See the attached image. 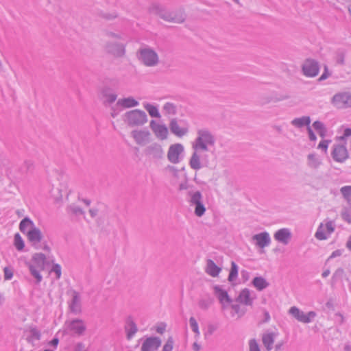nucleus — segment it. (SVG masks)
I'll list each match as a JSON object with an SVG mask.
<instances>
[{
  "instance_id": "nucleus-1",
  "label": "nucleus",
  "mask_w": 351,
  "mask_h": 351,
  "mask_svg": "<svg viewBox=\"0 0 351 351\" xmlns=\"http://www.w3.org/2000/svg\"><path fill=\"white\" fill-rule=\"evenodd\" d=\"M149 11L167 22L183 23L186 19L185 11L182 8L170 11L165 5L160 3H153L149 8Z\"/></svg>"
},
{
  "instance_id": "nucleus-2",
  "label": "nucleus",
  "mask_w": 351,
  "mask_h": 351,
  "mask_svg": "<svg viewBox=\"0 0 351 351\" xmlns=\"http://www.w3.org/2000/svg\"><path fill=\"white\" fill-rule=\"evenodd\" d=\"M197 136L195 138L193 149L195 151H208V146H214L215 137L208 129H200L197 132Z\"/></svg>"
},
{
  "instance_id": "nucleus-3",
  "label": "nucleus",
  "mask_w": 351,
  "mask_h": 351,
  "mask_svg": "<svg viewBox=\"0 0 351 351\" xmlns=\"http://www.w3.org/2000/svg\"><path fill=\"white\" fill-rule=\"evenodd\" d=\"M123 121L128 127H140L147 122V115L142 110L134 109L126 112L123 115Z\"/></svg>"
},
{
  "instance_id": "nucleus-4",
  "label": "nucleus",
  "mask_w": 351,
  "mask_h": 351,
  "mask_svg": "<svg viewBox=\"0 0 351 351\" xmlns=\"http://www.w3.org/2000/svg\"><path fill=\"white\" fill-rule=\"evenodd\" d=\"M188 196L190 197L189 203L191 206H195L194 214L199 217H202L206 210V206L203 203V196L199 191L188 192Z\"/></svg>"
},
{
  "instance_id": "nucleus-5",
  "label": "nucleus",
  "mask_w": 351,
  "mask_h": 351,
  "mask_svg": "<svg viewBox=\"0 0 351 351\" xmlns=\"http://www.w3.org/2000/svg\"><path fill=\"white\" fill-rule=\"evenodd\" d=\"M138 53V60L147 66H154L158 62L157 53L151 48L140 49Z\"/></svg>"
},
{
  "instance_id": "nucleus-6",
  "label": "nucleus",
  "mask_w": 351,
  "mask_h": 351,
  "mask_svg": "<svg viewBox=\"0 0 351 351\" xmlns=\"http://www.w3.org/2000/svg\"><path fill=\"white\" fill-rule=\"evenodd\" d=\"M319 62L313 58H306L301 66L302 74L308 77H315L319 72Z\"/></svg>"
},
{
  "instance_id": "nucleus-7",
  "label": "nucleus",
  "mask_w": 351,
  "mask_h": 351,
  "mask_svg": "<svg viewBox=\"0 0 351 351\" xmlns=\"http://www.w3.org/2000/svg\"><path fill=\"white\" fill-rule=\"evenodd\" d=\"M184 147L181 143H174L169 146L167 152V159L173 164H178L183 159Z\"/></svg>"
},
{
  "instance_id": "nucleus-8",
  "label": "nucleus",
  "mask_w": 351,
  "mask_h": 351,
  "mask_svg": "<svg viewBox=\"0 0 351 351\" xmlns=\"http://www.w3.org/2000/svg\"><path fill=\"white\" fill-rule=\"evenodd\" d=\"M141 351H156L161 346L162 340L158 336L145 337L139 339V342L142 341Z\"/></svg>"
},
{
  "instance_id": "nucleus-9",
  "label": "nucleus",
  "mask_w": 351,
  "mask_h": 351,
  "mask_svg": "<svg viewBox=\"0 0 351 351\" xmlns=\"http://www.w3.org/2000/svg\"><path fill=\"white\" fill-rule=\"evenodd\" d=\"M289 312L298 321L304 324H308L311 322V321L317 315V313L313 311L305 313L304 311H301L296 306L291 307Z\"/></svg>"
},
{
  "instance_id": "nucleus-10",
  "label": "nucleus",
  "mask_w": 351,
  "mask_h": 351,
  "mask_svg": "<svg viewBox=\"0 0 351 351\" xmlns=\"http://www.w3.org/2000/svg\"><path fill=\"white\" fill-rule=\"evenodd\" d=\"M331 102L337 108L351 107V93H338L332 97Z\"/></svg>"
},
{
  "instance_id": "nucleus-11",
  "label": "nucleus",
  "mask_w": 351,
  "mask_h": 351,
  "mask_svg": "<svg viewBox=\"0 0 351 351\" xmlns=\"http://www.w3.org/2000/svg\"><path fill=\"white\" fill-rule=\"evenodd\" d=\"M332 159L337 162H344L349 158V153L345 144H335L331 151Z\"/></svg>"
},
{
  "instance_id": "nucleus-12",
  "label": "nucleus",
  "mask_w": 351,
  "mask_h": 351,
  "mask_svg": "<svg viewBox=\"0 0 351 351\" xmlns=\"http://www.w3.org/2000/svg\"><path fill=\"white\" fill-rule=\"evenodd\" d=\"M144 153L147 156H151L154 160H162L164 158L165 152L162 145L156 142L147 146Z\"/></svg>"
},
{
  "instance_id": "nucleus-13",
  "label": "nucleus",
  "mask_w": 351,
  "mask_h": 351,
  "mask_svg": "<svg viewBox=\"0 0 351 351\" xmlns=\"http://www.w3.org/2000/svg\"><path fill=\"white\" fill-rule=\"evenodd\" d=\"M149 127L157 138L164 141L168 138L169 130L165 124H160L156 120L152 119L150 121Z\"/></svg>"
},
{
  "instance_id": "nucleus-14",
  "label": "nucleus",
  "mask_w": 351,
  "mask_h": 351,
  "mask_svg": "<svg viewBox=\"0 0 351 351\" xmlns=\"http://www.w3.org/2000/svg\"><path fill=\"white\" fill-rule=\"evenodd\" d=\"M214 294L219 300V302L224 309L227 306L231 304L232 299L229 295L228 291L221 288L220 285H215L213 287Z\"/></svg>"
},
{
  "instance_id": "nucleus-15",
  "label": "nucleus",
  "mask_w": 351,
  "mask_h": 351,
  "mask_svg": "<svg viewBox=\"0 0 351 351\" xmlns=\"http://www.w3.org/2000/svg\"><path fill=\"white\" fill-rule=\"evenodd\" d=\"M252 239L254 242L255 245L261 248L260 253L265 252L264 248L271 243L269 234L266 231L253 235Z\"/></svg>"
},
{
  "instance_id": "nucleus-16",
  "label": "nucleus",
  "mask_w": 351,
  "mask_h": 351,
  "mask_svg": "<svg viewBox=\"0 0 351 351\" xmlns=\"http://www.w3.org/2000/svg\"><path fill=\"white\" fill-rule=\"evenodd\" d=\"M105 49L108 53L116 58L123 57L125 53V45L119 43L108 42Z\"/></svg>"
},
{
  "instance_id": "nucleus-17",
  "label": "nucleus",
  "mask_w": 351,
  "mask_h": 351,
  "mask_svg": "<svg viewBox=\"0 0 351 351\" xmlns=\"http://www.w3.org/2000/svg\"><path fill=\"white\" fill-rule=\"evenodd\" d=\"M151 133L148 130H134L131 132V136L134 138L136 144L144 145L149 142Z\"/></svg>"
},
{
  "instance_id": "nucleus-18",
  "label": "nucleus",
  "mask_w": 351,
  "mask_h": 351,
  "mask_svg": "<svg viewBox=\"0 0 351 351\" xmlns=\"http://www.w3.org/2000/svg\"><path fill=\"white\" fill-rule=\"evenodd\" d=\"M27 237L28 241L32 243V245L36 248L38 249V244L43 239V234L40 230L35 226L27 232Z\"/></svg>"
},
{
  "instance_id": "nucleus-19",
  "label": "nucleus",
  "mask_w": 351,
  "mask_h": 351,
  "mask_svg": "<svg viewBox=\"0 0 351 351\" xmlns=\"http://www.w3.org/2000/svg\"><path fill=\"white\" fill-rule=\"evenodd\" d=\"M68 329L74 331L76 335L81 336L86 330L84 321L81 319H73L68 323Z\"/></svg>"
},
{
  "instance_id": "nucleus-20",
  "label": "nucleus",
  "mask_w": 351,
  "mask_h": 351,
  "mask_svg": "<svg viewBox=\"0 0 351 351\" xmlns=\"http://www.w3.org/2000/svg\"><path fill=\"white\" fill-rule=\"evenodd\" d=\"M346 277V274L345 273V271L343 268L342 267H338L332 274V276L331 277L330 280V287L332 289L335 288L336 285L338 282H340L341 284L342 289L345 290V287L343 284V279Z\"/></svg>"
},
{
  "instance_id": "nucleus-21",
  "label": "nucleus",
  "mask_w": 351,
  "mask_h": 351,
  "mask_svg": "<svg viewBox=\"0 0 351 351\" xmlns=\"http://www.w3.org/2000/svg\"><path fill=\"white\" fill-rule=\"evenodd\" d=\"M291 236L292 234L289 229L281 228L274 233V237L277 241L284 245H287L291 239Z\"/></svg>"
},
{
  "instance_id": "nucleus-22",
  "label": "nucleus",
  "mask_w": 351,
  "mask_h": 351,
  "mask_svg": "<svg viewBox=\"0 0 351 351\" xmlns=\"http://www.w3.org/2000/svg\"><path fill=\"white\" fill-rule=\"evenodd\" d=\"M119 84V82L116 79L106 78L103 82V86L100 89V93L102 96L113 93L112 87L116 88Z\"/></svg>"
},
{
  "instance_id": "nucleus-23",
  "label": "nucleus",
  "mask_w": 351,
  "mask_h": 351,
  "mask_svg": "<svg viewBox=\"0 0 351 351\" xmlns=\"http://www.w3.org/2000/svg\"><path fill=\"white\" fill-rule=\"evenodd\" d=\"M80 300L81 298L80 293L75 290H73L72 299L69 304V307L71 313L74 314H78L81 312Z\"/></svg>"
},
{
  "instance_id": "nucleus-24",
  "label": "nucleus",
  "mask_w": 351,
  "mask_h": 351,
  "mask_svg": "<svg viewBox=\"0 0 351 351\" xmlns=\"http://www.w3.org/2000/svg\"><path fill=\"white\" fill-rule=\"evenodd\" d=\"M125 330L126 332L127 339L130 340L138 331V328L133 320V317L129 315L125 320Z\"/></svg>"
},
{
  "instance_id": "nucleus-25",
  "label": "nucleus",
  "mask_w": 351,
  "mask_h": 351,
  "mask_svg": "<svg viewBox=\"0 0 351 351\" xmlns=\"http://www.w3.org/2000/svg\"><path fill=\"white\" fill-rule=\"evenodd\" d=\"M253 298L250 297V290L247 288L243 289L239 295L235 298V301L246 306H252Z\"/></svg>"
},
{
  "instance_id": "nucleus-26",
  "label": "nucleus",
  "mask_w": 351,
  "mask_h": 351,
  "mask_svg": "<svg viewBox=\"0 0 351 351\" xmlns=\"http://www.w3.org/2000/svg\"><path fill=\"white\" fill-rule=\"evenodd\" d=\"M169 127L171 132L180 138L182 137L188 132L186 128H180L179 126L176 118H173L170 121Z\"/></svg>"
},
{
  "instance_id": "nucleus-27",
  "label": "nucleus",
  "mask_w": 351,
  "mask_h": 351,
  "mask_svg": "<svg viewBox=\"0 0 351 351\" xmlns=\"http://www.w3.org/2000/svg\"><path fill=\"white\" fill-rule=\"evenodd\" d=\"M32 261L36 267L40 270H44L45 265H49V262L47 261V257L43 253H35L33 254Z\"/></svg>"
},
{
  "instance_id": "nucleus-28",
  "label": "nucleus",
  "mask_w": 351,
  "mask_h": 351,
  "mask_svg": "<svg viewBox=\"0 0 351 351\" xmlns=\"http://www.w3.org/2000/svg\"><path fill=\"white\" fill-rule=\"evenodd\" d=\"M222 268L217 265L212 259L206 260V267L205 271L212 277H217L221 271Z\"/></svg>"
},
{
  "instance_id": "nucleus-29",
  "label": "nucleus",
  "mask_w": 351,
  "mask_h": 351,
  "mask_svg": "<svg viewBox=\"0 0 351 351\" xmlns=\"http://www.w3.org/2000/svg\"><path fill=\"white\" fill-rule=\"evenodd\" d=\"M252 285L258 291H262L269 286V283L263 276H255L252 282Z\"/></svg>"
},
{
  "instance_id": "nucleus-30",
  "label": "nucleus",
  "mask_w": 351,
  "mask_h": 351,
  "mask_svg": "<svg viewBox=\"0 0 351 351\" xmlns=\"http://www.w3.org/2000/svg\"><path fill=\"white\" fill-rule=\"evenodd\" d=\"M116 105L121 106L125 108H130L138 106L139 105V102L133 97H128L119 99Z\"/></svg>"
},
{
  "instance_id": "nucleus-31",
  "label": "nucleus",
  "mask_w": 351,
  "mask_h": 351,
  "mask_svg": "<svg viewBox=\"0 0 351 351\" xmlns=\"http://www.w3.org/2000/svg\"><path fill=\"white\" fill-rule=\"evenodd\" d=\"M311 119L309 116H303L301 117L295 118L291 121V123L298 128H302L304 126H306V128H308V127H311Z\"/></svg>"
},
{
  "instance_id": "nucleus-32",
  "label": "nucleus",
  "mask_w": 351,
  "mask_h": 351,
  "mask_svg": "<svg viewBox=\"0 0 351 351\" xmlns=\"http://www.w3.org/2000/svg\"><path fill=\"white\" fill-rule=\"evenodd\" d=\"M25 265L28 267L30 274L33 276L36 280V284L38 285L43 280V276L40 274V269H37V267L29 261L25 262Z\"/></svg>"
},
{
  "instance_id": "nucleus-33",
  "label": "nucleus",
  "mask_w": 351,
  "mask_h": 351,
  "mask_svg": "<svg viewBox=\"0 0 351 351\" xmlns=\"http://www.w3.org/2000/svg\"><path fill=\"white\" fill-rule=\"evenodd\" d=\"M189 163L191 168L196 171L202 167L200 156L197 154V151L194 150L189 159Z\"/></svg>"
},
{
  "instance_id": "nucleus-34",
  "label": "nucleus",
  "mask_w": 351,
  "mask_h": 351,
  "mask_svg": "<svg viewBox=\"0 0 351 351\" xmlns=\"http://www.w3.org/2000/svg\"><path fill=\"white\" fill-rule=\"evenodd\" d=\"M322 164V160L315 153H311L307 156V165L310 168L317 169Z\"/></svg>"
},
{
  "instance_id": "nucleus-35",
  "label": "nucleus",
  "mask_w": 351,
  "mask_h": 351,
  "mask_svg": "<svg viewBox=\"0 0 351 351\" xmlns=\"http://www.w3.org/2000/svg\"><path fill=\"white\" fill-rule=\"evenodd\" d=\"M312 126L320 137L324 138L326 136L327 128L323 122L316 120L313 123Z\"/></svg>"
},
{
  "instance_id": "nucleus-36",
  "label": "nucleus",
  "mask_w": 351,
  "mask_h": 351,
  "mask_svg": "<svg viewBox=\"0 0 351 351\" xmlns=\"http://www.w3.org/2000/svg\"><path fill=\"white\" fill-rule=\"evenodd\" d=\"M238 274H239V266L234 261H232L230 269L229 274L228 276V280L230 282H231L232 285H234L233 283V282L237 279Z\"/></svg>"
},
{
  "instance_id": "nucleus-37",
  "label": "nucleus",
  "mask_w": 351,
  "mask_h": 351,
  "mask_svg": "<svg viewBox=\"0 0 351 351\" xmlns=\"http://www.w3.org/2000/svg\"><path fill=\"white\" fill-rule=\"evenodd\" d=\"M143 106L145 108V110L148 112L149 114L152 118H160L161 115L159 112V110L157 107V106L149 104V103H144Z\"/></svg>"
},
{
  "instance_id": "nucleus-38",
  "label": "nucleus",
  "mask_w": 351,
  "mask_h": 351,
  "mask_svg": "<svg viewBox=\"0 0 351 351\" xmlns=\"http://www.w3.org/2000/svg\"><path fill=\"white\" fill-rule=\"evenodd\" d=\"M29 332L31 335L26 339L29 343H33L34 339L40 340L41 338V332L36 326H30Z\"/></svg>"
},
{
  "instance_id": "nucleus-39",
  "label": "nucleus",
  "mask_w": 351,
  "mask_h": 351,
  "mask_svg": "<svg viewBox=\"0 0 351 351\" xmlns=\"http://www.w3.org/2000/svg\"><path fill=\"white\" fill-rule=\"evenodd\" d=\"M35 225L33 222V221L28 217H24L21 221H20V223H19V230L20 231L23 233V234H27V232L26 231V229L28 226L30 227V228H32V227H34Z\"/></svg>"
},
{
  "instance_id": "nucleus-40",
  "label": "nucleus",
  "mask_w": 351,
  "mask_h": 351,
  "mask_svg": "<svg viewBox=\"0 0 351 351\" xmlns=\"http://www.w3.org/2000/svg\"><path fill=\"white\" fill-rule=\"evenodd\" d=\"M14 245L19 252L24 250L25 246V242L19 232L16 233L14 236Z\"/></svg>"
},
{
  "instance_id": "nucleus-41",
  "label": "nucleus",
  "mask_w": 351,
  "mask_h": 351,
  "mask_svg": "<svg viewBox=\"0 0 351 351\" xmlns=\"http://www.w3.org/2000/svg\"><path fill=\"white\" fill-rule=\"evenodd\" d=\"M34 163L31 160H25L19 167V171L21 173V174H25L29 172H32L34 170Z\"/></svg>"
},
{
  "instance_id": "nucleus-42",
  "label": "nucleus",
  "mask_w": 351,
  "mask_h": 351,
  "mask_svg": "<svg viewBox=\"0 0 351 351\" xmlns=\"http://www.w3.org/2000/svg\"><path fill=\"white\" fill-rule=\"evenodd\" d=\"M340 192L343 197L347 201L351 206V186H344L341 188Z\"/></svg>"
},
{
  "instance_id": "nucleus-43",
  "label": "nucleus",
  "mask_w": 351,
  "mask_h": 351,
  "mask_svg": "<svg viewBox=\"0 0 351 351\" xmlns=\"http://www.w3.org/2000/svg\"><path fill=\"white\" fill-rule=\"evenodd\" d=\"M213 298L208 296L206 299L199 300L198 302V306L202 310H207L213 303Z\"/></svg>"
},
{
  "instance_id": "nucleus-44",
  "label": "nucleus",
  "mask_w": 351,
  "mask_h": 351,
  "mask_svg": "<svg viewBox=\"0 0 351 351\" xmlns=\"http://www.w3.org/2000/svg\"><path fill=\"white\" fill-rule=\"evenodd\" d=\"M163 110L167 114L176 115L177 114L176 106L171 102H167L163 106Z\"/></svg>"
},
{
  "instance_id": "nucleus-45",
  "label": "nucleus",
  "mask_w": 351,
  "mask_h": 351,
  "mask_svg": "<svg viewBox=\"0 0 351 351\" xmlns=\"http://www.w3.org/2000/svg\"><path fill=\"white\" fill-rule=\"evenodd\" d=\"M97 15L99 17H101L106 21H111V20L115 19L119 16L117 12H113L112 13H107V12H104V11H101V10L98 12Z\"/></svg>"
},
{
  "instance_id": "nucleus-46",
  "label": "nucleus",
  "mask_w": 351,
  "mask_h": 351,
  "mask_svg": "<svg viewBox=\"0 0 351 351\" xmlns=\"http://www.w3.org/2000/svg\"><path fill=\"white\" fill-rule=\"evenodd\" d=\"M174 339L172 336H169L165 344L163 345L162 351H172L174 346Z\"/></svg>"
},
{
  "instance_id": "nucleus-47",
  "label": "nucleus",
  "mask_w": 351,
  "mask_h": 351,
  "mask_svg": "<svg viewBox=\"0 0 351 351\" xmlns=\"http://www.w3.org/2000/svg\"><path fill=\"white\" fill-rule=\"evenodd\" d=\"M346 53L343 50H338L336 53L335 62L337 64H345Z\"/></svg>"
},
{
  "instance_id": "nucleus-48",
  "label": "nucleus",
  "mask_w": 351,
  "mask_h": 351,
  "mask_svg": "<svg viewBox=\"0 0 351 351\" xmlns=\"http://www.w3.org/2000/svg\"><path fill=\"white\" fill-rule=\"evenodd\" d=\"M50 273H55L56 278L57 280L61 278L62 275V267L61 265L58 263H53L52 267L50 269Z\"/></svg>"
},
{
  "instance_id": "nucleus-49",
  "label": "nucleus",
  "mask_w": 351,
  "mask_h": 351,
  "mask_svg": "<svg viewBox=\"0 0 351 351\" xmlns=\"http://www.w3.org/2000/svg\"><path fill=\"white\" fill-rule=\"evenodd\" d=\"M189 324L190 326L193 331V332L195 334V336H199L200 332L199 330V326L197 320L194 317H191L189 319Z\"/></svg>"
},
{
  "instance_id": "nucleus-50",
  "label": "nucleus",
  "mask_w": 351,
  "mask_h": 351,
  "mask_svg": "<svg viewBox=\"0 0 351 351\" xmlns=\"http://www.w3.org/2000/svg\"><path fill=\"white\" fill-rule=\"evenodd\" d=\"M322 226L323 223H321L315 234V238L321 241L326 240L328 238L326 233L322 229Z\"/></svg>"
},
{
  "instance_id": "nucleus-51",
  "label": "nucleus",
  "mask_w": 351,
  "mask_h": 351,
  "mask_svg": "<svg viewBox=\"0 0 351 351\" xmlns=\"http://www.w3.org/2000/svg\"><path fill=\"white\" fill-rule=\"evenodd\" d=\"M262 341L263 344H273L274 343V334L273 332L264 334L262 337Z\"/></svg>"
},
{
  "instance_id": "nucleus-52",
  "label": "nucleus",
  "mask_w": 351,
  "mask_h": 351,
  "mask_svg": "<svg viewBox=\"0 0 351 351\" xmlns=\"http://www.w3.org/2000/svg\"><path fill=\"white\" fill-rule=\"evenodd\" d=\"M331 143L330 139H323L318 144L317 149H321L325 154L327 153L329 144Z\"/></svg>"
},
{
  "instance_id": "nucleus-53",
  "label": "nucleus",
  "mask_w": 351,
  "mask_h": 351,
  "mask_svg": "<svg viewBox=\"0 0 351 351\" xmlns=\"http://www.w3.org/2000/svg\"><path fill=\"white\" fill-rule=\"evenodd\" d=\"M3 272L5 280H10L13 278L14 271L11 267H5L3 268Z\"/></svg>"
},
{
  "instance_id": "nucleus-54",
  "label": "nucleus",
  "mask_w": 351,
  "mask_h": 351,
  "mask_svg": "<svg viewBox=\"0 0 351 351\" xmlns=\"http://www.w3.org/2000/svg\"><path fill=\"white\" fill-rule=\"evenodd\" d=\"M250 351H261L258 343L256 339H252L249 341Z\"/></svg>"
},
{
  "instance_id": "nucleus-55",
  "label": "nucleus",
  "mask_w": 351,
  "mask_h": 351,
  "mask_svg": "<svg viewBox=\"0 0 351 351\" xmlns=\"http://www.w3.org/2000/svg\"><path fill=\"white\" fill-rule=\"evenodd\" d=\"M341 217L344 221L351 223V210H349L347 208H344V210L341 212Z\"/></svg>"
},
{
  "instance_id": "nucleus-56",
  "label": "nucleus",
  "mask_w": 351,
  "mask_h": 351,
  "mask_svg": "<svg viewBox=\"0 0 351 351\" xmlns=\"http://www.w3.org/2000/svg\"><path fill=\"white\" fill-rule=\"evenodd\" d=\"M331 75V73L329 71L328 67L327 65H324V72L321 75V76L318 78V82H322L325 80H326L330 75Z\"/></svg>"
},
{
  "instance_id": "nucleus-57",
  "label": "nucleus",
  "mask_w": 351,
  "mask_h": 351,
  "mask_svg": "<svg viewBox=\"0 0 351 351\" xmlns=\"http://www.w3.org/2000/svg\"><path fill=\"white\" fill-rule=\"evenodd\" d=\"M343 252H344L343 249H338V250H336L334 252H332V254H330V256L326 259V261L325 262V265H326L327 263L330 260H331V259H332L334 258H336L337 256H341Z\"/></svg>"
},
{
  "instance_id": "nucleus-58",
  "label": "nucleus",
  "mask_w": 351,
  "mask_h": 351,
  "mask_svg": "<svg viewBox=\"0 0 351 351\" xmlns=\"http://www.w3.org/2000/svg\"><path fill=\"white\" fill-rule=\"evenodd\" d=\"M69 210L73 214L75 215H83L84 213V212L80 207L75 205H71L69 206Z\"/></svg>"
},
{
  "instance_id": "nucleus-59",
  "label": "nucleus",
  "mask_w": 351,
  "mask_h": 351,
  "mask_svg": "<svg viewBox=\"0 0 351 351\" xmlns=\"http://www.w3.org/2000/svg\"><path fill=\"white\" fill-rule=\"evenodd\" d=\"M103 97L107 98L106 101L108 104H112L116 101V99L117 98V95L116 93H110L107 95H104Z\"/></svg>"
},
{
  "instance_id": "nucleus-60",
  "label": "nucleus",
  "mask_w": 351,
  "mask_h": 351,
  "mask_svg": "<svg viewBox=\"0 0 351 351\" xmlns=\"http://www.w3.org/2000/svg\"><path fill=\"white\" fill-rule=\"evenodd\" d=\"M166 169H168L170 172H171L172 176L174 178H178V171H179V170L175 166L168 165L167 166V167H166Z\"/></svg>"
},
{
  "instance_id": "nucleus-61",
  "label": "nucleus",
  "mask_w": 351,
  "mask_h": 351,
  "mask_svg": "<svg viewBox=\"0 0 351 351\" xmlns=\"http://www.w3.org/2000/svg\"><path fill=\"white\" fill-rule=\"evenodd\" d=\"M326 228L328 234H330L335 231V226L332 221H328L326 223Z\"/></svg>"
},
{
  "instance_id": "nucleus-62",
  "label": "nucleus",
  "mask_w": 351,
  "mask_h": 351,
  "mask_svg": "<svg viewBox=\"0 0 351 351\" xmlns=\"http://www.w3.org/2000/svg\"><path fill=\"white\" fill-rule=\"evenodd\" d=\"M306 131L308 135V138L311 141H316L317 140V136L313 132L311 127H308V128H306Z\"/></svg>"
},
{
  "instance_id": "nucleus-63",
  "label": "nucleus",
  "mask_w": 351,
  "mask_h": 351,
  "mask_svg": "<svg viewBox=\"0 0 351 351\" xmlns=\"http://www.w3.org/2000/svg\"><path fill=\"white\" fill-rule=\"evenodd\" d=\"M59 338L55 335V337L50 341H49L48 345L54 348H56L59 344Z\"/></svg>"
},
{
  "instance_id": "nucleus-64",
  "label": "nucleus",
  "mask_w": 351,
  "mask_h": 351,
  "mask_svg": "<svg viewBox=\"0 0 351 351\" xmlns=\"http://www.w3.org/2000/svg\"><path fill=\"white\" fill-rule=\"evenodd\" d=\"M167 324L164 322H161L160 325L157 326L156 330L159 334H163L166 330Z\"/></svg>"
}]
</instances>
